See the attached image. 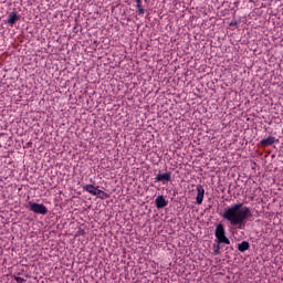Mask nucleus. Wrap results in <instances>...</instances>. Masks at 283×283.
<instances>
[{
	"label": "nucleus",
	"instance_id": "nucleus-13",
	"mask_svg": "<svg viewBox=\"0 0 283 283\" xmlns=\"http://www.w3.org/2000/svg\"><path fill=\"white\" fill-rule=\"evenodd\" d=\"M137 10H138L139 14H145V9H143V7Z\"/></svg>",
	"mask_w": 283,
	"mask_h": 283
},
{
	"label": "nucleus",
	"instance_id": "nucleus-7",
	"mask_svg": "<svg viewBox=\"0 0 283 283\" xmlns=\"http://www.w3.org/2000/svg\"><path fill=\"white\" fill-rule=\"evenodd\" d=\"M17 21H19V15H17V12H11L8 17V23L10 25H14V23H17Z\"/></svg>",
	"mask_w": 283,
	"mask_h": 283
},
{
	"label": "nucleus",
	"instance_id": "nucleus-2",
	"mask_svg": "<svg viewBox=\"0 0 283 283\" xmlns=\"http://www.w3.org/2000/svg\"><path fill=\"white\" fill-rule=\"evenodd\" d=\"M214 235L219 244H231V241L224 235V226H222V223L216 227Z\"/></svg>",
	"mask_w": 283,
	"mask_h": 283
},
{
	"label": "nucleus",
	"instance_id": "nucleus-9",
	"mask_svg": "<svg viewBox=\"0 0 283 283\" xmlns=\"http://www.w3.org/2000/svg\"><path fill=\"white\" fill-rule=\"evenodd\" d=\"M238 249L239 251H241V253H244V251H249V242L243 241L238 245Z\"/></svg>",
	"mask_w": 283,
	"mask_h": 283
},
{
	"label": "nucleus",
	"instance_id": "nucleus-1",
	"mask_svg": "<svg viewBox=\"0 0 283 283\" xmlns=\"http://www.w3.org/2000/svg\"><path fill=\"white\" fill-rule=\"evenodd\" d=\"M251 217V209L244 207L242 203H235L230 208H227L222 214L224 220H228L230 224L233 227H238V224H242L244 220Z\"/></svg>",
	"mask_w": 283,
	"mask_h": 283
},
{
	"label": "nucleus",
	"instance_id": "nucleus-12",
	"mask_svg": "<svg viewBox=\"0 0 283 283\" xmlns=\"http://www.w3.org/2000/svg\"><path fill=\"white\" fill-rule=\"evenodd\" d=\"M261 143H275V137H268V138L261 140Z\"/></svg>",
	"mask_w": 283,
	"mask_h": 283
},
{
	"label": "nucleus",
	"instance_id": "nucleus-5",
	"mask_svg": "<svg viewBox=\"0 0 283 283\" xmlns=\"http://www.w3.org/2000/svg\"><path fill=\"white\" fill-rule=\"evenodd\" d=\"M197 191V205H202V200H205V188H202V186H198Z\"/></svg>",
	"mask_w": 283,
	"mask_h": 283
},
{
	"label": "nucleus",
	"instance_id": "nucleus-4",
	"mask_svg": "<svg viewBox=\"0 0 283 283\" xmlns=\"http://www.w3.org/2000/svg\"><path fill=\"white\" fill-rule=\"evenodd\" d=\"M156 182H169L171 180V174L170 172H165V174H159L155 177Z\"/></svg>",
	"mask_w": 283,
	"mask_h": 283
},
{
	"label": "nucleus",
	"instance_id": "nucleus-8",
	"mask_svg": "<svg viewBox=\"0 0 283 283\" xmlns=\"http://www.w3.org/2000/svg\"><path fill=\"white\" fill-rule=\"evenodd\" d=\"M84 189L88 192V193H92V196H96L98 189L92 185H86L84 187Z\"/></svg>",
	"mask_w": 283,
	"mask_h": 283
},
{
	"label": "nucleus",
	"instance_id": "nucleus-3",
	"mask_svg": "<svg viewBox=\"0 0 283 283\" xmlns=\"http://www.w3.org/2000/svg\"><path fill=\"white\" fill-rule=\"evenodd\" d=\"M29 209L30 211H33V213H39L40 216H45V213H48V207L34 201L29 202Z\"/></svg>",
	"mask_w": 283,
	"mask_h": 283
},
{
	"label": "nucleus",
	"instance_id": "nucleus-10",
	"mask_svg": "<svg viewBox=\"0 0 283 283\" xmlns=\"http://www.w3.org/2000/svg\"><path fill=\"white\" fill-rule=\"evenodd\" d=\"M95 196H97L98 198H102V200H105V198H107V192L97 189V192Z\"/></svg>",
	"mask_w": 283,
	"mask_h": 283
},
{
	"label": "nucleus",
	"instance_id": "nucleus-6",
	"mask_svg": "<svg viewBox=\"0 0 283 283\" xmlns=\"http://www.w3.org/2000/svg\"><path fill=\"white\" fill-rule=\"evenodd\" d=\"M155 205L157 209H165V207H167V200H165V197L158 196L155 200Z\"/></svg>",
	"mask_w": 283,
	"mask_h": 283
},
{
	"label": "nucleus",
	"instance_id": "nucleus-14",
	"mask_svg": "<svg viewBox=\"0 0 283 283\" xmlns=\"http://www.w3.org/2000/svg\"><path fill=\"white\" fill-rule=\"evenodd\" d=\"M136 1V3H137V9H139V8H142V6H140V0H135Z\"/></svg>",
	"mask_w": 283,
	"mask_h": 283
},
{
	"label": "nucleus",
	"instance_id": "nucleus-11",
	"mask_svg": "<svg viewBox=\"0 0 283 283\" xmlns=\"http://www.w3.org/2000/svg\"><path fill=\"white\" fill-rule=\"evenodd\" d=\"M213 253L218 255L220 253V243L213 245Z\"/></svg>",
	"mask_w": 283,
	"mask_h": 283
}]
</instances>
